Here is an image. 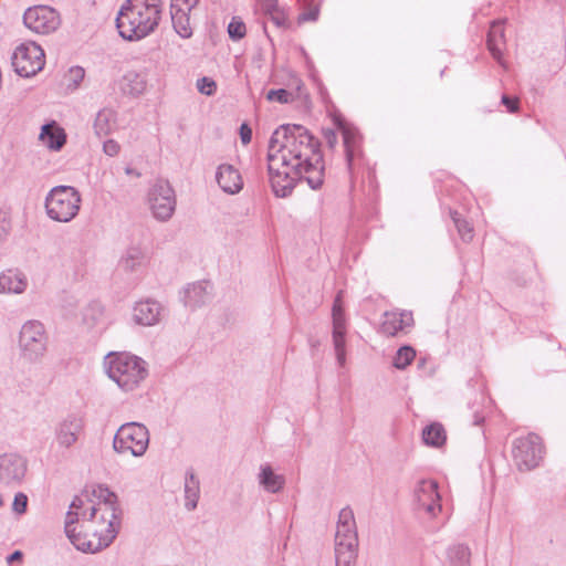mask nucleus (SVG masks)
I'll list each match as a JSON object with an SVG mask.
<instances>
[{
	"label": "nucleus",
	"mask_w": 566,
	"mask_h": 566,
	"mask_svg": "<svg viewBox=\"0 0 566 566\" xmlns=\"http://www.w3.org/2000/svg\"><path fill=\"white\" fill-rule=\"evenodd\" d=\"M266 159L276 197H289L300 180H305L313 190L324 184L321 143L302 125L285 124L276 128L269 140Z\"/></svg>",
	"instance_id": "f257e3e1"
},
{
	"label": "nucleus",
	"mask_w": 566,
	"mask_h": 566,
	"mask_svg": "<svg viewBox=\"0 0 566 566\" xmlns=\"http://www.w3.org/2000/svg\"><path fill=\"white\" fill-rule=\"evenodd\" d=\"M97 502L88 494L75 496L66 513L64 531L76 549L97 553L116 538L120 526L117 495L107 488L94 491Z\"/></svg>",
	"instance_id": "f03ea898"
},
{
	"label": "nucleus",
	"mask_w": 566,
	"mask_h": 566,
	"mask_svg": "<svg viewBox=\"0 0 566 566\" xmlns=\"http://www.w3.org/2000/svg\"><path fill=\"white\" fill-rule=\"evenodd\" d=\"M160 19V0H125L116 17V27L123 39L138 41L153 33Z\"/></svg>",
	"instance_id": "7ed1b4c3"
},
{
	"label": "nucleus",
	"mask_w": 566,
	"mask_h": 566,
	"mask_svg": "<svg viewBox=\"0 0 566 566\" xmlns=\"http://www.w3.org/2000/svg\"><path fill=\"white\" fill-rule=\"evenodd\" d=\"M104 369L124 391L137 388L148 375L146 361L126 352L108 353L104 357Z\"/></svg>",
	"instance_id": "20e7f679"
},
{
	"label": "nucleus",
	"mask_w": 566,
	"mask_h": 566,
	"mask_svg": "<svg viewBox=\"0 0 566 566\" xmlns=\"http://www.w3.org/2000/svg\"><path fill=\"white\" fill-rule=\"evenodd\" d=\"M335 566H355L358 557V534L354 512L349 506L343 507L336 525Z\"/></svg>",
	"instance_id": "39448f33"
},
{
	"label": "nucleus",
	"mask_w": 566,
	"mask_h": 566,
	"mask_svg": "<svg viewBox=\"0 0 566 566\" xmlns=\"http://www.w3.org/2000/svg\"><path fill=\"white\" fill-rule=\"evenodd\" d=\"M82 198L72 186H55L46 195L44 206L50 219L57 222H70L78 213Z\"/></svg>",
	"instance_id": "423d86ee"
},
{
	"label": "nucleus",
	"mask_w": 566,
	"mask_h": 566,
	"mask_svg": "<svg viewBox=\"0 0 566 566\" xmlns=\"http://www.w3.org/2000/svg\"><path fill=\"white\" fill-rule=\"evenodd\" d=\"M149 431L140 422L123 423L113 439V450L118 454L130 453L133 457H143L149 446Z\"/></svg>",
	"instance_id": "0eeeda50"
},
{
	"label": "nucleus",
	"mask_w": 566,
	"mask_h": 566,
	"mask_svg": "<svg viewBox=\"0 0 566 566\" xmlns=\"http://www.w3.org/2000/svg\"><path fill=\"white\" fill-rule=\"evenodd\" d=\"M511 453L516 469L520 472H528L544 460L545 446L538 434L531 432L513 440Z\"/></svg>",
	"instance_id": "6e6552de"
},
{
	"label": "nucleus",
	"mask_w": 566,
	"mask_h": 566,
	"mask_svg": "<svg viewBox=\"0 0 566 566\" xmlns=\"http://www.w3.org/2000/svg\"><path fill=\"white\" fill-rule=\"evenodd\" d=\"M19 347L22 358L30 363H38L43 358L48 348V335L40 321L31 319L22 325Z\"/></svg>",
	"instance_id": "1a4fd4ad"
},
{
	"label": "nucleus",
	"mask_w": 566,
	"mask_h": 566,
	"mask_svg": "<svg viewBox=\"0 0 566 566\" xmlns=\"http://www.w3.org/2000/svg\"><path fill=\"white\" fill-rule=\"evenodd\" d=\"M43 49L35 42L21 43L11 56V63L17 74L31 77L39 73L45 64Z\"/></svg>",
	"instance_id": "9d476101"
},
{
	"label": "nucleus",
	"mask_w": 566,
	"mask_h": 566,
	"mask_svg": "<svg viewBox=\"0 0 566 566\" xmlns=\"http://www.w3.org/2000/svg\"><path fill=\"white\" fill-rule=\"evenodd\" d=\"M148 203L157 220H169L176 209V195L170 184L163 179L157 180L148 191Z\"/></svg>",
	"instance_id": "9b49d317"
},
{
	"label": "nucleus",
	"mask_w": 566,
	"mask_h": 566,
	"mask_svg": "<svg viewBox=\"0 0 566 566\" xmlns=\"http://www.w3.org/2000/svg\"><path fill=\"white\" fill-rule=\"evenodd\" d=\"M24 25L39 34H50L61 25L60 13L49 6H34L23 14Z\"/></svg>",
	"instance_id": "f8f14e48"
},
{
	"label": "nucleus",
	"mask_w": 566,
	"mask_h": 566,
	"mask_svg": "<svg viewBox=\"0 0 566 566\" xmlns=\"http://www.w3.org/2000/svg\"><path fill=\"white\" fill-rule=\"evenodd\" d=\"M84 427V418L77 413H70L60 420L54 428V438L59 448H72L78 441Z\"/></svg>",
	"instance_id": "ddd939ff"
},
{
	"label": "nucleus",
	"mask_w": 566,
	"mask_h": 566,
	"mask_svg": "<svg viewBox=\"0 0 566 566\" xmlns=\"http://www.w3.org/2000/svg\"><path fill=\"white\" fill-rule=\"evenodd\" d=\"M415 499L417 507L429 516L434 517L441 512V496L434 480H420L415 488Z\"/></svg>",
	"instance_id": "4468645a"
},
{
	"label": "nucleus",
	"mask_w": 566,
	"mask_h": 566,
	"mask_svg": "<svg viewBox=\"0 0 566 566\" xmlns=\"http://www.w3.org/2000/svg\"><path fill=\"white\" fill-rule=\"evenodd\" d=\"M27 471L25 460L15 453L0 455V486L15 485L22 481Z\"/></svg>",
	"instance_id": "2eb2a0df"
},
{
	"label": "nucleus",
	"mask_w": 566,
	"mask_h": 566,
	"mask_svg": "<svg viewBox=\"0 0 566 566\" xmlns=\"http://www.w3.org/2000/svg\"><path fill=\"white\" fill-rule=\"evenodd\" d=\"M163 307L153 300L137 302L133 307V319L142 326H154L160 321Z\"/></svg>",
	"instance_id": "dca6fc26"
},
{
	"label": "nucleus",
	"mask_w": 566,
	"mask_h": 566,
	"mask_svg": "<svg viewBox=\"0 0 566 566\" xmlns=\"http://www.w3.org/2000/svg\"><path fill=\"white\" fill-rule=\"evenodd\" d=\"M216 180L222 191L229 195H235L243 188L239 170L229 164H222L217 168Z\"/></svg>",
	"instance_id": "f3484780"
},
{
	"label": "nucleus",
	"mask_w": 566,
	"mask_h": 566,
	"mask_svg": "<svg viewBox=\"0 0 566 566\" xmlns=\"http://www.w3.org/2000/svg\"><path fill=\"white\" fill-rule=\"evenodd\" d=\"M28 284L27 275L19 269H8L0 273V294H22Z\"/></svg>",
	"instance_id": "a211bd4d"
},
{
	"label": "nucleus",
	"mask_w": 566,
	"mask_h": 566,
	"mask_svg": "<svg viewBox=\"0 0 566 566\" xmlns=\"http://www.w3.org/2000/svg\"><path fill=\"white\" fill-rule=\"evenodd\" d=\"M413 324V317L410 312H386L381 322V332L387 336H396Z\"/></svg>",
	"instance_id": "6ab92c4d"
},
{
	"label": "nucleus",
	"mask_w": 566,
	"mask_h": 566,
	"mask_svg": "<svg viewBox=\"0 0 566 566\" xmlns=\"http://www.w3.org/2000/svg\"><path fill=\"white\" fill-rule=\"evenodd\" d=\"M39 139L50 150L59 151L66 143V134L65 130L53 120L41 127Z\"/></svg>",
	"instance_id": "aec40b11"
},
{
	"label": "nucleus",
	"mask_w": 566,
	"mask_h": 566,
	"mask_svg": "<svg viewBox=\"0 0 566 566\" xmlns=\"http://www.w3.org/2000/svg\"><path fill=\"white\" fill-rule=\"evenodd\" d=\"M486 44L492 56L500 65L505 67V62L503 60V49L505 46L503 21L499 20L492 22L488 33Z\"/></svg>",
	"instance_id": "412c9836"
},
{
	"label": "nucleus",
	"mask_w": 566,
	"mask_h": 566,
	"mask_svg": "<svg viewBox=\"0 0 566 566\" xmlns=\"http://www.w3.org/2000/svg\"><path fill=\"white\" fill-rule=\"evenodd\" d=\"M258 482L269 493H279L285 485V478L282 474H276L271 465L263 464L258 474Z\"/></svg>",
	"instance_id": "4be33fe9"
},
{
	"label": "nucleus",
	"mask_w": 566,
	"mask_h": 566,
	"mask_svg": "<svg viewBox=\"0 0 566 566\" xmlns=\"http://www.w3.org/2000/svg\"><path fill=\"white\" fill-rule=\"evenodd\" d=\"M117 125L116 112L112 108L101 109L94 120V132L98 137H104L114 132Z\"/></svg>",
	"instance_id": "5701e85b"
},
{
	"label": "nucleus",
	"mask_w": 566,
	"mask_h": 566,
	"mask_svg": "<svg viewBox=\"0 0 566 566\" xmlns=\"http://www.w3.org/2000/svg\"><path fill=\"white\" fill-rule=\"evenodd\" d=\"M200 496V482L192 470L186 472L185 478V507L188 511H193Z\"/></svg>",
	"instance_id": "b1692460"
},
{
	"label": "nucleus",
	"mask_w": 566,
	"mask_h": 566,
	"mask_svg": "<svg viewBox=\"0 0 566 566\" xmlns=\"http://www.w3.org/2000/svg\"><path fill=\"white\" fill-rule=\"evenodd\" d=\"M190 13L182 9L170 10L172 27L182 39H189L192 35Z\"/></svg>",
	"instance_id": "393cba45"
},
{
	"label": "nucleus",
	"mask_w": 566,
	"mask_h": 566,
	"mask_svg": "<svg viewBox=\"0 0 566 566\" xmlns=\"http://www.w3.org/2000/svg\"><path fill=\"white\" fill-rule=\"evenodd\" d=\"M208 298L207 283L198 282L189 285L185 292V304L197 307L206 303Z\"/></svg>",
	"instance_id": "a878e982"
},
{
	"label": "nucleus",
	"mask_w": 566,
	"mask_h": 566,
	"mask_svg": "<svg viewBox=\"0 0 566 566\" xmlns=\"http://www.w3.org/2000/svg\"><path fill=\"white\" fill-rule=\"evenodd\" d=\"M446 439V430L441 423L433 422L422 430V440L427 446L441 447Z\"/></svg>",
	"instance_id": "bb28decb"
},
{
	"label": "nucleus",
	"mask_w": 566,
	"mask_h": 566,
	"mask_svg": "<svg viewBox=\"0 0 566 566\" xmlns=\"http://www.w3.org/2000/svg\"><path fill=\"white\" fill-rule=\"evenodd\" d=\"M145 262V254L137 247L129 248L120 260V266L126 272L138 270Z\"/></svg>",
	"instance_id": "cd10ccee"
},
{
	"label": "nucleus",
	"mask_w": 566,
	"mask_h": 566,
	"mask_svg": "<svg viewBox=\"0 0 566 566\" xmlns=\"http://www.w3.org/2000/svg\"><path fill=\"white\" fill-rule=\"evenodd\" d=\"M470 549L468 546L458 544L449 547V566H470Z\"/></svg>",
	"instance_id": "c85d7f7f"
},
{
	"label": "nucleus",
	"mask_w": 566,
	"mask_h": 566,
	"mask_svg": "<svg viewBox=\"0 0 566 566\" xmlns=\"http://www.w3.org/2000/svg\"><path fill=\"white\" fill-rule=\"evenodd\" d=\"M103 317L104 310L97 303L90 304L83 312V323L87 328L102 327L104 325Z\"/></svg>",
	"instance_id": "c756f323"
},
{
	"label": "nucleus",
	"mask_w": 566,
	"mask_h": 566,
	"mask_svg": "<svg viewBox=\"0 0 566 566\" xmlns=\"http://www.w3.org/2000/svg\"><path fill=\"white\" fill-rule=\"evenodd\" d=\"M339 128L343 133L344 147L348 166L352 165L354 158L355 146L357 142V133L354 128H350L344 124H339Z\"/></svg>",
	"instance_id": "7c9ffc66"
},
{
	"label": "nucleus",
	"mask_w": 566,
	"mask_h": 566,
	"mask_svg": "<svg viewBox=\"0 0 566 566\" xmlns=\"http://www.w3.org/2000/svg\"><path fill=\"white\" fill-rule=\"evenodd\" d=\"M415 357L416 350L411 346H402L397 350L392 365L397 369H405L408 365L411 364Z\"/></svg>",
	"instance_id": "2f4dec72"
},
{
	"label": "nucleus",
	"mask_w": 566,
	"mask_h": 566,
	"mask_svg": "<svg viewBox=\"0 0 566 566\" xmlns=\"http://www.w3.org/2000/svg\"><path fill=\"white\" fill-rule=\"evenodd\" d=\"M451 218L461 239L465 242L471 241L473 239V228L470 226V223L467 220L462 219L457 211L451 212Z\"/></svg>",
	"instance_id": "473e14b6"
},
{
	"label": "nucleus",
	"mask_w": 566,
	"mask_h": 566,
	"mask_svg": "<svg viewBox=\"0 0 566 566\" xmlns=\"http://www.w3.org/2000/svg\"><path fill=\"white\" fill-rule=\"evenodd\" d=\"M247 28L244 22L239 17H233L228 24L229 38L233 41H239L244 38Z\"/></svg>",
	"instance_id": "72a5a7b5"
},
{
	"label": "nucleus",
	"mask_w": 566,
	"mask_h": 566,
	"mask_svg": "<svg viewBox=\"0 0 566 566\" xmlns=\"http://www.w3.org/2000/svg\"><path fill=\"white\" fill-rule=\"evenodd\" d=\"M266 99L270 102L287 104V103L293 102L294 94L285 88L270 90L266 93Z\"/></svg>",
	"instance_id": "f704fd0d"
},
{
	"label": "nucleus",
	"mask_w": 566,
	"mask_h": 566,
	"mask_svg": "<svg viewBox=\"0 0 566 566\" xmlns=\"http://www.w3.org/2000/svg\"><path fill=\"white\" fill-rule=\"evenodd\" d=\"M85 76V71L81 66H72L69 70V73L66 75L67 78V87L71 90H76L80 85V83L83 81Z\"/></svg>",
	"instance_id": "c9c22d12"
},
{
	"label": "nucleus",
	"mask_w": 566,
	"mask_h": 566,
	"mask_svg": "<svg viewBox=\"0 0 566 566\" xmlns=\"http://www.w3.org/2000/svg\"><path fill=\"white\" fill-rule=\"evenodd\" d=\"M346 325H342L338 321L333 325V343L335 350L345 349Z\"/></svg>",
	"instance_id": "e433bc0d"
},
{
	"label": "nucleus",
	"mask_w": 566,
	"mask_h": 566,
	"mask_svg": "<svg viewBox=\"0 0 566 566\" xmlns=\"http://www.w3.org/2000/svg\"><path fill=\"white\" fill-rule=\"evenodd\" d=\"M11 228L10 214L7 211L0 210V245L7 241Z\"/></svg>",
	"instance_id": "4c0bfd02"
},
{
	"label": "nucleus",
	"mask_w": 566,
	"mask_h": 566,
	"mask_svg": "<svg viewBox=\"0 0 566 566\" xmlns=\"http://www.w3.org/2000/svg\"><path fill=\"white\" fill-rule=\"evenodd\" d=\"M197 88L201 94L211 96L217 91V84L211 77L203 76L197 80Z\"/></svg>",
	"instance_id": "58836bf2"
},
{
	"label": "nucleus",
	"mask_w": 566,
	"mask_h": 566,
	"mask_svg": "<svg viewBox=\"0 0 566 566\" xmlns=\"http://www.w3.org/2000/svg\"><path fill=\"white\" fill-rule=\"evenodd\" d=\"M332 316H333V325L337 323V321L345 325V316L342 307V301H340V292L337 294V296L334 300L333 310H332Z\"/></svg>",
	"instance_id": "ea45409f"
},
{
	"label": "nucleus",
	"mask_w": 566,
	"mask_h": 566,
	"mask_svg": "<svg viewBox=\"0 0 566 566\" xmlns=\"http://www.w3.org/2000/svg\"><path fill=\"white\" fill-rule=\"evenodd\" d=\"M199 0H171L170 10L182 9L184 11L191 12Z\"/></svg>",
	"instance_id": "a19ab883"
},
{
	"label": "nucleus",
	"mask_w": 566,
	"mask_h": 566,
	"mask_svg": "<svg viewBox=\"0 0 566 566\" xmlns=\"http://www.w3.org/2000/svg\"><path fill=\"white\" fill-rule=\"evenodd\" d=\"M120 150L119 144L114 139H107L103 144V151L109 157L117 156Z\"/></svg>",
	"instance_id": "79ce46f5"
},
{
	"label": "nucleus",
	"mask_w": 566,
	"mask_h": 566,
	"mask_svg": "<svg viewBox=\"0 0 566 566\" xmlns=\"http://www.w3.org/2000/svg\"><path fill=\"white\" fill-rule=\"evenodd\" d=\"M28 505V497L23 493H17L13 500V511L17 513H24Z\"/></svg>",
	"instance_id": "37998d69"
},
{
	"label": "nucleus",
	"mask_w": 566,
	"mask_h": 566,
	"mask_svg": "<svg viewBox=\"0 0 566 566\" xmlns=\"http://www.w3.org/2000/svg\"><path fill=\"white\" fill-rule=\"evenodd\" d=\"M502 104L507 108L510 113H515L518 109V98L503 95L501 99Z\"/></svg>",
	"instance_id": "c03bdc74"
},
{
	"label": "nucleus",
	"mask_w": 566,
	"mask_h": 566,
	"mask_svg": "<svg viewBox=\"0 0 566 566\" xmlns=\"http://www.w3.org/2000/svg\"><path fill=\"white\" fill-rule=\"evenodd\" d=\"M240 138L243 145H247L251 142L252 138V129L248 124L243 123L240 126Z\"/></svg>",
	"instance_id": "a18cd8bd"
},
{
	"label": "nucleus",
	"mask_w": 566,
	"mask_h": 566,
	"mask_svg": "<svg viewBox=\"0 0 566 566\" xmlns=\"http://www.w3.org/2000/svg\"><path fill=\"white\" fill-rule=\"evenodd\" d=\"M323 135L325 138V142L329 148H334L337 144V135L333 129H324Z\"/></svg>",
	"instance_id": "49530a36"
},
{
	"label": "nucleus",
	"mask_w": 566,
	"mask_h": 566,
	"mask_svg": "<svg viewBox=\"0 0 566 566\" xmlns=\"http://www.w3.org/2000/svg\"><path fill=\"white\" fill-rule=\"evenodd\" d=\"M318 18V9L315 8V9H311L306 12H303L301 15H300V21H316Z\"/></svg>",
	"instance_id": "de8ad7c7"
},
{
	"label": "nucleus",
	"mask_w": 566,
	"mask_h": 566,
	"mask_svg": "<svg viewBox=\"0 0 566 566\" xmlns=\"http://www.w3.org/2000/svg\"><path fill=\"white\" fill-rule=\"evenodd\" d=\"M337 363L340 367L345 365L346 361V350L345 349H338L335 350Z\"/></svg>",
	"instance_id": "09e8293b"
},
{
	"label": "nucleus",
	"mask_w": 566,
	"mask_h": 566,
	"mask_svg": "<svg viewBox=\"0 0 566 566\" xmlns=\"http://www.w3.org/2000/svg\"><path fill=\"white\" fill-rule=\"evenodd\" d=\"M22 558V553L20 551H14L12 554H10L8 557H7V563L8 564H11L15 560H20Z\"/></svg>",
	"instance_id": "8fccbe9b"
},
{
	"label": "nucleus",
	"mask_w": 566,
	"mask_h": 566,
	"mask_svg": "<svg viewBox=\"0 0 566 566\" xmlns=\"http://www.w3.org/2000/svg\"><path fill=\"white\" fill-rule=\"evenodd\" d=\"M483 421H484V417H483V416L474 415V421H473V423H474L475 426L481 424Z\"/></svg>",
	"instance_id": "3c124183"
},
{
	"label": "nucleus",
	"mask_w": 566,
	"mask_h": 566,
	"mask_svg": "<svg viewBox=\"0 0 566 566\" xmlns=\"http://www.w3.org/2000/svg\"><path fill=\"white\" fill-rule=\"evenodd\" d=\"M139 87L135 88V94H139L143 91V82H138Z\"/></svg>",
	"instance_id": "603ef678"
},
{
	"label": "nucleus",
	"mask_w": 566,
	"mask_h": 566,
	"mask_svg": "<svg viewBox=\"0 0 566 566\" xmlns=\"http://www.w3.org/2000/svg\"><path fill=\"white\" fill-rule=\"evenodd\" d=\"M125 172H126L127 175H132V174H134V169H132V168L127 167V168L125 169Z\"/></svg>",
	"instance_id": "864d4df0"
}]
</instances>
